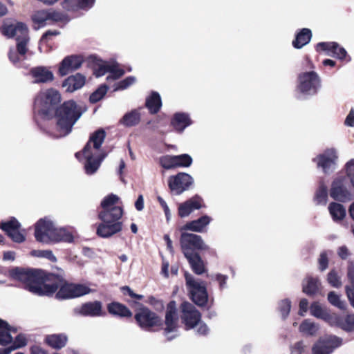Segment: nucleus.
Segmentation results:
<instances>
[{
	"label": "nucleus",
	"mask_w": 354,
	"mask_h": 354,
	"mask_svg": "<svg viewBox=\"0 0 354 354\" xmlns=\"http://www.w3.org/2000/svg\"><path fill=\"white\" fill-rule=\"evenodd\" d=\"M10 277L22 283L24 288L37 296H52L57 292L58 299L79 297L91 291L86 286L67 283L54 274H46L41 270H25L15 268L10 271Z\"/></svg>",
	"instance_id": "1"
},
{
	"label": "nucleus",
	"mask_w": 354,
	"mask_h": 354,
	"mask_svg": "<svg viewBox=\"0 0 354 354\" xmlns=\"http://www.w3.org/2000/svg\"><path fill=\"white\" fill-rule=\"evenodd\" d=\"M1 32L7 37H15L16 50L10 49L8 56L10 60L18 67L23 66V62L27 59L30 37L27 26L22 22H14L4 24Z\"/></svg>",
	"instance_id": "2"
},
{
	"label": "nucleus",
	"mask_w": 354,
	"mask_h": 354,
	"mask_svg": "<svg viewBox=\"0 0 354 354\" xmlns=\"http://www.w3.org/2000/svg\"><path fill=\"white\" fill-rule=\"evenodd\" d=\"M83 111L82 108L73 100L65 102L55 113L57 118L55 131H48L47 133L55 138L66 136L71 131Z\"/></svg>",
	"instance_id": "3"
},
{
	"label": "nucleus",
	"mask_w": 354,
	"mask_h": 354,
	"mask_svg": "<svg viewBox=\"0 0 354 354\" xmlns=\"http://www.w3.org/2000/svg\"><path fill=\"white\" fill-rule=\"evenodd\" d=\"M105 137L104 130L98 129L91 135L88 142L82 150V154L86 159L84 169L88 175H92L97 171L106 156V154L100 149Z\"/></svg>",
	"instance_id": "4"
},
{
	"label": "nucleus",
	"mask_w": 354,
	"mask_h": 354,
	"mask_svg": "<svg viewBox=\"0 0 354 354\" xmlns=\"http://www.w3.org/2000/svg\"><path fill=\"white\" fill-rule=\"evenodd\" d=\"M60 101L61 95L57 90L49 88L41 91L35 100L34 113L44 119H50L55 115Z\"/></svg>",
	"instance_id": "5"
},
{
	"label": "nucleus",
	"mask_w": 354,
	"mask_h": 354,
	"mask_svg": "<svg viewBox=\"0 0 354 354\" xmlns=\"http://www.w3.org/2000/svg\"><path fill=\"white\" fill-rule=\"evenodd\" d=\"M117 195L111 194L101 202L103 210L99 213V218L102 221L109 222L119 221L123 214V209L121 207L113 206L119 201Z\"/></svg>",
	"instance_id": "6"
},
{
	"label": "nucleus",
	"mask_w": 354,
	"mask_h": 354,
	"mask_svg": "<svg viewBox=\"0 0 354 354\" xmlns=\"http://www.w3.org/2000/svg\"><path fill=\"white\" fill-rule=\"evenodd\" d=\"M321 88V79L315 71L304 72L299 75V91L305 95H313Z\"/></svg>",
	"instance_id": "7"
},
{
	"label": "nucleus",
	"mask_w": 354,
	"mask_h": 354,
	"mask_svg": "<svg viewBox=\"0 0 354 354\" xmlns=\"http://www.w3.org/2000/svg\"><path fill=\"white\" fill-rule=\"evenodd\" d=\"M185 277L192 301L198 306H205L208 299L205 283L195 280L194 277L188 272L185 273Z\"/></svg>",
	"instance_id": "8"
},
{
	"label": "nucleus",
	"mask_w": 354,
	"mask_h": 354,
	"mask_svg": "<svg viewBox=\"0 0 354 354\" xmlns=\"http://www.w3.org/2000/svg\"><path fill=\"white\" fill-rule=\"evenodd\" d=\"M180 242L184 255L195 253L193 250H207L209 249L202 237L194 234L182 233Z\"/></svg>",
	"instance_id": "9"
},
{
	"label": "nucleus",
	"mask_w": 354,
	"mask_h": 354,
	"mask_svg": "<svg viewBox=\"0 0 354 354\" xmlns=\"http://www.w3.org/2000/svg\"><path fill=\"white\" fill-rule=\"evenodd\" d=\"M330 196L334 200L346 202L352 198V194L346 186V179L344 176H338L332 183Z\"/></svg>",
	"instance_id": "10"
},
{
	"label": "nucleus",
	"mask_w": 354,
	"mask_h": 354,
	"mask_svg": "<svg viewBox=\"0 0 354 354\" xmlns=\"http://www.w3.org/2000/svg\"><path fill=\"white\" fill-rule=\"evenodd\" d=\"M135 319L140 328L147 330L161 324V319L155 313L145 307L141 308L136 312Z\"/></svg>",
	"instance_id": "11"
},
{
	"label": "nucleus",
	"mask_w": 354,
	"mask_h": 354,
	"mask_svg": "<svg viewBox=\"0 0 354 354\" xmlns=\"http://www.w3.org/2000/svg\"><path fill=\"white\" fill-rule=\"evenodd\" d=\"M55 227L54 223L47 218H41L35 225V236L37 241L49 244Z\"/></svg>",
	"instance_id": "12"
},
{
	"label": "nucleus",
	"mask_w": 354,
	"mask_h": 354,
	"mask_svg": "<svg viewBox=\"0 0 354 354\" xmlns=\"http://www.w3.org/2000/svg\"><path fill=\"white\" fill-rule=\"evenodd\" d=\"M181 319L187 330L194 328L201 321L199 311L192 304L183 302L181 304Z\"/></svg>",
	"instance_id": "13"
},
{
	"label": "nucleus",
	"mask_w": 354,
	"mask_h": 354,
	"mask_svg": "<svg viewBox=\"0 0 354 354\" xmlns=\"http://www.w3.org/2000/svg\"><path fill=\"white\" fill-rule=\"evenodd\" d=\"M342 344V339L333 335L320 338L313 347V354H330L335 348Z\"/></svg>",
	"instance_id": "14"
},
{
	"label": "nucleus",
	"mask_w": 354,
	"mask_h": 354,
	"mask_svg": "<svg viewBox=\"0 0 354 354\" xmlns=\"http://www.w3.org/2000/svg\"><path fill=\"white\" fill-rule=\"evenodd\" d=\"M192 183V177L186 173H179L175 176H171L168 182L170 189L176 194H182Z\"/></svg>",
	"instance_id": "15"
},
{
	"label": "nucleus",
	"mask_w": 354,
	"mask_h": 354,
	"mask_svg": "<svg viewBox=\"0 0 354 354\" xmlns=\"http://www.w3.org/2000/svg\"><path fill=\"white\" fill-rule=\"evenodd\" d=\"M83 62L84 59L80 55H73L66 56L59 64L58 69L59 75L63 77L73 73L80 68Z\"/></svg>",
	"instance_id": "16"
},
{
	"label": "nucleus",
	"mask_w": 354,
	"mask_h": 354,
	"mask_svg": "<svg viewBox=\"0 0 354 354\" xmlns=\"http://www.w3.org/2000/svg\"><path fill=\"white\" fill-rule=\"evenodd\" d=\"M178 321V317L177 315L176 302L171 301L167 305L165 315L166 328L165 329V333L167 336L168 340H171L174 337V336H168V334L176 330Z\"/></svg>",
	"instance_id": "17"
},
{
	"label": "nucleus",
	"mask_w": 354,
	"mask_h": 354,
	"mask_svg": "<svg viewBox=\"0 0 354 354\" xmlns=\"http://www.w3.org/2000/svg\"><path fill=\"white\" fill-rule=\"evenodd\" d=\"M0 228L15 241L21 243L25 240V236L19 231L20 223L15 218L10 221L0 223Z\"/></svg>",
	"instance_id": "18"
},
{
	"label": "nucleus",
	"mask_w": 354,
	"mask_h": 354,
	"mask_svg": "<svg viewBox=\"0 0 354 354\" xmlns=\"http://www.w3.org/2000/svg\"><path fill=\"white\" fill-rule=\"evenodd\" d=\"M316 50L324 51L328 56H332L339 59H344L346 57V50L340 47L336 42H320L316 46Z\"/></svg>",
	"instance_id": "19"
},
{
	"label": "nucleus",
	"mask_w": 354,
	"mask_h": 354,
	"mask_svg": "<svg viewBox=\"0 0 354 354\" xmlns=\"http://www.w3.org/2000/svg\"><path fill=\"white\" fill-rule=\"evenodd\" d=\"M337 158L336 151L333 149H329L317 158V166L322 167L326 174L331 172L334 169L335 161Z\"/></svg>",
	"instance_id": "20"
},
{
	"label": "nucleus",
	"mask_w": 354,
	"mask_h": 354,
	"mask_svg": "<svg viewBox=\"0 0 354 354\" xmlns=\"http://www.w3.org/2000/svg\"><path fill=\"white\" fill-rule=\"evenodd\" d=\"M122 222L118 221L105 222L102 221L97 229V234L102 238H108L122 230Z\"/></svg>",
	"instance_id": "21"
},
{
	"label": "nucleus",
	"mask_w": 354,
	"mask_h": 354,
	"mask_svg": "<svg viewBox=\"0 0 354 354\" xmlns=\"http://www.w3.org/2000/svg\"><path fill=\"white\" fill-rule=\"evenodd\" d=\"M77 315L88 317L102 315V304L100 301L88 302L75 309Z\"/></svg>",
	"instance_id": "22"
},
{
	"label": "nucleus",
	"mask_w": 354,
	"mask_h": 354,
	"mask_svg": "<svg viewBox=\"0 0 354 354\" xmlns=\"http://www.w3.org/2000/svg\"><path fill=\"white\" fill-rule=\"evenodd\" d=\"M202 198L196 196L185 203H181L178 207L179 216L182 218L186 217L194 210L199 209L202 207Z\"/></svg>",
	"instance_id": "23"
},
{
	"label": "nucleus",
	"mask_w": 354,
	"mask_h": 354,
	"mask_svg": "<svg viewBox=\"0 0 354 354\" xmlns=\"http://www.w3.org/2000/svg\"><path fill=\"white\" fill-rule=\"evenodd\" d=\"M30 74L34 78V83H47L54 80V75L52 71L44 66H37L31 68Z\"/></svg>",
	"instance_id": "24"
},
{
	"label": "nucleus",
	"mask_w": 354,
	"mask_h": 354,
	"mask_svg": "<svg viewBox=\"0 0 354 354\" xmlns=\"http://www.w3.org/2000/svg\"><path fill=\"white\" fill-rule=\"evenodd\" d=\"M106 73H111V75H109L106 77L107 80L111 78L116 80L124 74V71L123 69L118 68L115 65L102 64L95 68L94 71L95 75L97 77L104 75Z\"/></svg>",
	"instance_id": "25"
},
{
	"label": "nucleus",
	"mask_w": 354,
	"mask_h": 354,
	"mask_svg": "<svg viewBox=\"0 0 354 354\" xmlns=\"http://www.w3.org/2000/svg\"><path fill=\"white\" fill-rule=\"evenodd\" d=\"M68 336L65 333H55L46 335L44 342L54 349L64 348L68 342Z\"/></svg>",
	"instance_id": "26"
},
{
	"label": "nucleus",
	"mask_w": 354,
	"mask_h": 354,
	"mask_svg": "<svg viewBox=\"0 0 354 354\" xmlns=\"http://www.w3.org/2000/svg\"><path fill=\"white\" fill-rule=\"evenodd\" d=\"M330 322V325L337 326L344 330L351 331L354 328V315H347L344 317H341L335 314H333Z\"/></svg>",
	"instance_id": "27"
},
{
	"label": "nucleus",
	"mask_w": 354,
	"mask_h": 354,
	"mask_svg": "<svg viewBox=\"0 0 354 354\" xmlns=\"http://www.w3.org/2000/svg\"><path fill=\"white\" fill-rule=\"evenodd\" d=\"M85 84V77L80 73L68 77L63 82V87L67 92L72 93L81 88Z\"/></svg>",
	"instance_id": "28"
},
{
	"label": "nucleus",
	"mask_w": 354,
	"mask_h": 354,
	"mask_svg": "<svg viewBox=\"0 0 354 354\" xmlns=\"http://www.w3.org/2000/svg\"><path fill=\"white\" fill-rule=\"evenodd\" d=\"M212 218L205 215L198 219L187 223L182 228L185 230H190L196 232H201L211 222Z\"/></svg>",
	"instance_id": "29"
},
{
	"label": "nucleus",
	"mask_w": 354,
	"mask_h": 354,
	"mask_svg": "<svg viewBox=\"0 0 354 354\" xmlns=\"http://www.w3.org/2000/svg\"><path fill=\"white\" fill-rule=\"evenodd\" d=\"M94 2L95 0H64L62 3V7L68 11L89 9L93 6Z\"/></svg>",
	"instance_id": "30"
},
{
	"label": "nucleus",
	"mask_w": 354,
	"mask_h": 354,
	"mask_svg": "<svg viewBox=\"0 0 354 354\" xmlns=\"http://www.w3.org/2000/svg\"><path fill=\"white\" fill-rule=\"evenodd\" d=\"M140 109H136L126 113L120 119V123L127 127L136 126L140 122Z\"/></svg>",
	"instance_id": "31"
},
{
	"label": "nucleus",
	"mask_w": 354,
	"mask_h": 354,
	"mask_svg": "<svg viewBox=\"0 0 354 354\" xmlns=\"http://www.w3.org/2000/svg\"><path fill=\"white\" fill-rule=\"evenodd\" d=\"M191 124L192 122L189 115L184 113H176L171 120V125L178 132H183Z\"/></svg>",
	"instance_id": "32"
},
{
	"label": "nucleus",
	"mask_w": 354,
	"mask_h": 354,
	"mask_svg": "<svg viewBox=\"0 0 354 354\" xmlns=\"http://www.w3.org/2000/svg\"><path fill=\"white\" fill-rule=\"evenodd\" d=\"M185 257L188 260L190 266L195 274L200 275L206 271L204 263L197 253L187 254L185 255Z\"/></svg>",
	"instance_id": "33"
},
{
	"label": "nucleus",
	"mask_w": 354,
	"mask_h": 354,
	"mask_svg": "<svg viewBox=\"0 0 354 354\" xmlns=\"http://www.w3.org/2000/svg\"><path fill=\"white\" fill-rule=\"evenodd\" d=\"M15 328L0 319V345H6L12 341V333H16Z\"/></svg>",
	"instance_id": "34"
},
{
	"label": "nucleus",
	"mask_w": 354,
	"mask_h": 354,
	"mask_svg": "<svg viewBox=\"0 0 354 354\" xmlns=\"http://www.w3.org/2000/svg\"><path fill=\"white\" fill-rule=\"evenodd\" d=\"M73 241V236L65 228L55 227L50 239V243L58 242L71 243Z\"/></svg>",
	"instance_id": "35"
},
{
	"label": "nucleus",
	"mask_w": 354,
	"mask_h": 354,
	"mask_svg": "<svg viewBox=\"0 0 354 354\" xmlns=\"http://www.w3.org/2000/svg\"><path fill=\"white\" fill-rule=\"evenodd\" d=\"M145 105L151 114L158 113L162 106L159 93L155 91L152 92L151 95L146 99Z\"/></svg>",
	"instance_id": "36"
},
{
	"label": "nucleus",
	"mask_w": 354,
	"mask_h": 354,
	"mask_svg": "<svg viewBox=\"0 0 354 354\" xmlns=\"http://www.w3.org/2000/svg\"><path fill=\"white\" fill-rule=\"evenodd\" d=\"M310 310L312 315L322 319L329 324L330 322H332L333 314L328 313L318 302L313 303L310 307Z\"/></svg>",
	"instance_id": "37"
},
{
	"label": "nucleus",
	"mask_w": 354,
	"mask_h": 354,
	"mask_svg": "<svg viewBox=\"0 0 354 354\" xmlns=\"http://www.w3.org/2000/svg\"><path fill=\"white\" fill-rule=\"evenodd\" d=\"M312 37L311 30L308 28H303L296 35L292 45L295 48H301L309 43Z\"/></svg>",
	"instance_id": "38"
},
{
	"label": "nucleus",
	"mask_w": 354,
	"mask_h": 354,
	"mask_svg": "<svg viewBox=\"0 0 354 354\" xmlns=\"http://www.w3.org/2000/svg\"><path fill=\"white\" fill-rule=\"evenodd\" d=\"M31 18L34 24L37 25V27H35L36 30L50 24L48 10H37Z\"/></svg>",
	"instance_id": "39"
},
{
	"label": "nucleus",
	"mask_w": 354,
	"mask_h": 354,
	"mask_svg": "<svg viewBox=\"0 0 354 354\" xmlns=\"http://www.w3.org/2000/svg\"><path fill=\"white\" fill-rule=\"evenodd\" d=\"M328 211L334 221H342L346 216V209L340 203L333 202L328 205Z\"/></svg>",
	"instance_id": "40"
},
{
	"label": "nucleus",
	"mask_w": 354,
	"mask_h": 354,
	"mask_svg": "<svg viewBox=\"0 0 354 354\" xmlns=\"http://www.w3.org/2000/svg\"><path fill=\"white\" fill-rule=\"evenodd\" d=\"M320 283L317 278L307 277L303 283V291L308 295H314L319 291Z\"/></svg>",
	"instance_id": "41"
},
{
	"label": "nucleus",
	"mask_w": 354,
	"mask_h": 354,
	"mask_svg": "<svg viewBox=\"0 0 354 354\" xmlns=\"http://www.w3.org/2000/svg\"><path fill=\"white\" fill-rule=\"evenodd\" d=\"M108 310L111 314L120 317H130L132 315L131 312L127 307L119 303H112L109 304Z\"/></svg>",
	"instance_id": "42"
},
{
	"label": "nucleus",
	"mask_w": 354,
	"mask_h": 354,
	"mask_svg": "<svg viewBox=\"0 0 354 354\" xmlns=\"http://www.w3.org/2000/svg\"><path fill=\"white\" fill-rule=\"evenodd\" d=\"M328 301L332 306L340 310H345L346 308V301L341 299V295L334 291H331L328 294Z\"/></svg>",
	"instance_id": "43"
},
{
	"label": "nucleus",
	"mask_w": 354,
	"mask_h": 354,
	"mask_svg": "<svg viewBox=\"0 0 354 354\" xmlns=\"http://www.w3.org/2000/svg\"><path fill=\"white\" fill-rule=\"evenodd\" d=\"M328 198V190L327 187L325 185L324 182L319 183V186L315 194V201L317 204L325 205L327 202Z\"/></svg>",
	"instance_id": "44"
},
{
	"label": "nucleus",
	"mask_w": 354,
	"mask_h": 354,
	"mask_svg": "<svg viewBox=\"0 0 354 354\" xmlns=\"http://www.w3.org/2000/svg\"><path fill=\"white\" fill-rule=\"evenodd\" d=\"M299 329L302 333H304L307 335H313L317 332L318 326L310 320L306 319L301 324Z\"/></svg>",
	"instance_id": "45"
},
{
	"label": "nucleus",
	"mask_w": 354,
	"mask_h": 354,
	"mask_svg": "<svg viewBox=\"0 0 354 354\" xmlns=\"http://www.w3.org/2000/svg\"><path fill=\"white\" fill-rule=\"evenodd\" d=\"M109 89V87L105 85H101L96 91H95L89 97V100L91 103H96L100 101L106 95Z\"/></svg>",
	"instance_id": "46"
},
{
	"label": "nucleus",
	"mask_w": 354,
	"mask_h": 354,
	"mask_svg": "<svg viewBox=\"0 0 354 354\" xmlns=\"http://www.w3.org/2000/svg\"><path fill=\"white\" fill-rule=\"evenodd\" d=\"M31 254L34 257L45 258L51 262H56L57 258L50 250H32Z\"/></svg>",
	"instance_id": "47"
},
{
	"label": "nucleus",
	"mask_w": 354,
	"mask_h": 354,
	"mask_svg": "<svg viewBox=\"0 0 354 354\" xmlns=\"http://www.w3.org/2000/svg\"><path fill=\"white\" fill-rule=\"evenodd\" d=\"M176 167H189L192 163V158L188 154L174 156Z\"/></svg>",
	"instance_id": "48"
},
{
	"label": "nucleus",
	"mask_w": 354,
	"mask_h": 354,
	"mask_svg": "<svg viewBox=\"0 0 354 354\" xmlns=\"http://www.w3.org/2000/svg\"><path fill=\"white\" fill-rule=\"evenodd\" d=\"M136 82V78L134 76H129L125 79L120 81L115 84V87L114 88L115 91H122L128 88L129 86L135 84Z\"/></svg>",
	"instance_id": "49"
},
{
	"label": "nucleus",
	"mask_w": 354,
	"mask_h": 354,
	"mask_svg": "<svg viewBox=\"0 0 354 354\" xmlns=\"http://www.w3.org/2000/svg\"><path fill=\"white\" fill-rule=\"evenodd\" d=\"M48 10V17H49V23L51 24L54 22H59V21H68V19L67 16L60 12Z\"/></svg>",
	"instance_id": "50"
},
{
	"label": "nucleus",
	"mask_w": 354,
	"mask_h": 354,
	"mask_svg": "<svg viewBox=\"0 0 354 354\" xmlns=\"http://www.w3.org/2000/svg\"><path fill=\"white\" fill-rule=\"evenodd\" d=\"M291 308V302L289 299H286L281 301L279 304V310L281 314L283 319H285L289 315Z\"/></svg>",
	"instance_id": "51"
},
{
	"label": "nucleus",
	"mask_w": 354,
	"mask_h": 354,
	"mask_svg": "<svg viewBox=\"0 0 354 354\" xmlns=\"http://www.w3.org/2000/svg\"><path fill=\"white\" fill-rule=\"evenodd\" d=\"M160 162L161 166L167 169H170L176 167L174 156H164L160 158Z\"/></svg>",
	"instance_id": "52"
},
{
	"label": "nucleus",
	"mask_w": 354,
	"mask_h": 354,
	"mask_svg": "<svg viewBox=\"0 0 354 354\" xmlns=\"http://www.w3.org/2000/svg\"><path fill=\"white\" fill-rule=\"evenodd\" d=\"M327 280L328 282L335 288H339L342 286L340 277L335 270H331L328 273Z\"/></svg>",
	"instance_id": "53"
},
{
	"label": "nucleus",
	"mask_w": 354,
	"mask_h": 354,
	"mask_svg": "<svg viewBox=\"0 0 354 354\" xmlns=\"http://www.w3.org/2000/svg\"><path fill=\"white\" fill-rule=\"evenodd\" d=\"M26 345V339L24 335H17L14 340L13 344L11 346L12 350H15L17 348H21Z\"/></svg>",
	"instance_id": "54"
},
{
	"label": "nucleus",
	"mask_w": 354,
	"mask_h": 354,
	"mask_svg": "<svg viewBox=\"0 0 354 354\" xmlns=\"http://www.w3.org/2000/svg\"><path fill=\"white\" fill-rule=\"evenodd\" d=\"M328 264V260L326 255V253L325 252H322L320 254L319 259V270L321 271L325 270Z\"/></svg>",
	"instance_id": "55"
},
{
	"label": "nucleus",
	"mask_w": 354,
	"mask_h": 354,
	"mask_svg": "<svg viewBox=\"0 0 354 354\" xmlns=\"http://www.w3.org/2000/svg\"><path fill=\"white\" fill-rule=\"evenodd\" d=\"M148 302L152 305L157 310H162L164 308V304L162 301L157 299L153 297H149Z\"/></svg>",
	"instance_id": "56"
},
{
	"label": "nucleus",
	"mask_w": 354,
	"mask_h": 354,
	"mask_svg": "<svg viewBox=\"0 0 354 354\" xmlns=\"http://www.w3.org/2000/svg\"><path fill=\"white\" fill-rule=\"evenodd\" d=\"M346 293L351 305L354 308V286H346Z\"/></svg>",
	"instance_id": "57"
},
{
	"label": "nucleus",
	"mask_w": 354,
	"mask_h": 354,
	"mask_svg": "<svg viewBox=\"0 0 354 354\" xmlns=\"http://www.w3.org/2000/svg\"><path fill=\"white\" fill-rule=\"evenodd\" d=\"M157 199H158V201L159 202L160 205H161V207L164 209V212H165V216L167 217V219L169 220V216H170V211H169V208L167 203L160 196H158Z\"/></svg>",
	"instance_id": "58"
},
{
	"label": "nucleus",
	"mask_w": 354,
	"mask_h": 354,
	"mask_svg": "<svg viewBox=\"0 0 354 354\" xmlns=\"http://www.w3.org/2000/svg\"><path fill=\"white\" fill-rule=\"evenodd\" d=\"M304 352V346L301 342H297L291 348V354H302Z\"/></svg>",
	"instance_id": "59"
},
{
	"label": "nucleus",
	"mask_w": 354,
	"mask_h": 354,
	"mask_svg": "<svg viewBox=\"0 0 354 354\" xmlns=\"http://www.w3.org/2000/svg\"><path fill=\"white\" fill-rule=\"evenodd\" d=\"M216 279L219 283V286L221 289H223L226 288V282L227 279V276L223 275L221 274H217L216 275Z\"/></svg>",
	"instance_id": "60"
},
{
	"label": "nucleus",
	"mask_w": 354,
	"mask_h": 354,
	"mask_svg": "<svg viewBox=\"0 0 354 354\" xmlns=\"http://www.w3.org/2000/svg\"><path fill=\"white\" fill-rule=\"evenodd\" d=\"M308 302L306 299H302L299 302V315L301 316L304 315V313H306L308 310Z\"/></svg>",
	"instance_id": "61"
},
{
	"label": "nucleus",
	"mask_w": 354,
	"mask_h": 354,
	"mask_svg": "<svg viewBox=\"0 0 354 354\" xmlns=\"http://www.w3.org/2000/svg\"><path fill=\"white\" fill-rule=\"evenodd\" d=\"M345 124L348 127H354V110L352 109L345 120Z\"/></svg>",
	"instance_id": "62"
},
{
	"label": "nucleus",
	"mask_w": 354,
	"mask_h": 354,
	"mask_svg": "<svg viewBox=\"0 0 354 354\" xmlns=\"http://www.w3.org/2000/svg\"><path fill=\"white\" fill-rule=\"evenodd\" d=\"M198 327L197 328V333L201 335H205L208 333L209 328L204 323H198Z\"/></svg>",
	"instance_id": "63"
},
{
	"label": "nucleus",
	"mask_w": 354,
	"mask_h": 354,
	"mask_svg": "<svg viewBox=\"0 0 354 354\" xmlns=\"http://www.w3.org/2000/svg\"><path fill=\"white\" fill-rule=\"evenodd\" d=\"M348 279L349 281L351 282L350 286H354V267L351 266L348 268V273H347Z\"/></svg>",
	"instance_id": "64"
}]
</instances>
